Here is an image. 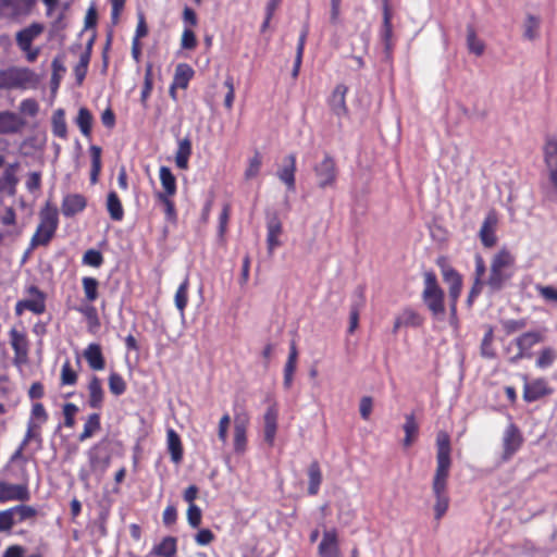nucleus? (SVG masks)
<instances>
[{"mask_svg":"<svg viewBox=\"0 0 557 557\" xmlns=\"http://www.w3.org/2000/svg\"><path fill=\"white\" fill-rule=\"evenodd\" d=\"M451 444L447 432L436 435V469L432 480V491L435 496L434 516L440 521L449 507L447 493L448 478L451 468Z\"/></svg>","mask_w":557,"mask_h":557,"instance_id":"nucleus-1","label":"nucleus"},{"mask_svg":"<svg viewBox=\"0 0 557 557\" xmlns=\"http://www.w3.org/2000/svg\"><path fill=\"white\" fill-rule=\"evenodd\" d=\"M545 180L541 183L543 200L557 202V137L547 136L543 146Z\"/></svg>","mask_w":557,"mask_h":557,"instance_id":"nucleus-2","label":"nucleus"},{"mask_svg":"<svg viewBox=\"0 0 557 557\" xmlns=\"http://www.w3.org/2000/svg\"><path fill=\"white\" fill-rule=\"evenodd\" d=\"M516 265L515 255L506 247L500 248L492 258L490 273L485 280L492 292L500 290L511 278Z\"/></svg>","mask_w":557,"mask_h":557,"instance_id":"nucleus-3","label":"nucleus"},{"mask_svg":"<svg viewBox=\"0 0 557 557\" xmlns=\"http://www.w3.org/2000/svg\"><path fill=\"white\" fill-rule=\"evenodd\" d=\"M421 299L433 318L438 319L445 314V293L440 286L437 276L433 271L423 273Z\"/></svg>","mask_w":557,"mask_h":557,"instance_id":"nucleus-4","label":"nucleus"},{"mask_svg":"<svg viewBox=\"0 0 557 557\" xmlns=\"http://www.w3.org/2000/svg\"><path fill=\"white\" fill-rule=\"evenodd\" d=\"M59 226V212L55 205L47 201L39 212V224L32 237L33 246H47Z\"/></svg>","mask_w":557,"mask_h":557,"instance_id":"nucleus-5","label":"nucleus"},{"mask_svg":"<svg viewBox=\"0 0 557 557\" xmlns=\"http://www.w3.org/2000/svg\"><path fill=\"white\" fill-rule=\"evenodd\" d=\"M545 341L544 330H532L521 333L517 336L512 344L517 347V352L509 357L508 361L516 364L523 359H531L534 356L533 349L536 345Z\"/></svg>","mask_w":557,"mask_h":557,"instance_id":"nucleus-6","label":"nucleus"},{"mask_svg":"<svg viewBox=\"0 0 557 557\" xmlns=\"http://www.w3.org/2000/svg\"><path fill=\"white\" fill-rule=\"evenodd\" d=\"M35 82V73L27 67L11 66L0 70V89H25Z\"/></svg>","mask_w":557,"mask_h":557,"instance_id":"nucleus-7","label":"nucleus"},{"mask_svg":"<svg viewBox=\"0 0 557 557\" xmlns=\"http://www.w3.org/2000/svg\"><path fill=\"white\" fill-rule=\"evenodd\" d=\"M37 0H0V18L18 21L28 16Z\"/></svg>","mask_w":557,"mask_h":557,"instance_id":"nucleus-8","label":"nucleus"},{"mask_svg":"<svg viewBox=\"0 0 557 557\" xmlns=\"http://www.w3.org/2000/svg\"><path fill=\"white\" fill-rule=\"evenodd\" d=\"M26 293L32 297L29 299L18 300L15 305V314L22 315L25 310L35 314H42L46 310V295L37 286L30 285Z\"/></svg>","mask_w":557,"mask_h":557,"instance_id":"nucleus-9","label":"nucleus"},{"mask_svg":"<svg viewBox=\"0 0 557 557\" xmlns=\"http://www.w3.org/2000/svg\"><path fill=\"white\" fill-rule=\"evenodd\" d=\"M313 171L318 177L320 188H326L336 183L337 166L331 154L325 153L323 160L313 168Z\"/></svg>","mask_w":557,"mask_h":557,"instance_id":"nucleus-10","label":"nucleus"},{"mask_svg":"<svg viewBox=\"0 0 557 557\" xmlns=\"http://www.w3.org/2000/svg\"><path fill=\"white\" fill-rule=\"evenodd\" d=\"M522 379L524 381L522 397L525 403H534L553 393L552 387L548 385L547 380L544 377H537L529 381L528 376L524 374L522 375Z\"/></svg>","mask_w":557,"mask_h":557,"instance_id":"nucleus-11","label":"nucleus"},{"mask_svg":"<svg viewBox=\"0 0 557 557\" xmlns=\"http://www.w3.org/2000/svg\"><path fill=\"white\" fill-rule=\"evenodd\" d=\"M30 498L28 490V476L25 474L24 482L21 484H11L0 481V503L12 500L26 502Z\"/></svg>","mask_w":557,"mask_h":557,"instance_id":"nucleus-12","label":"nucleus"},{"mask_svg":"<svg viewBox=\"0 0 557 557\" xmlns=\"http://www.w3.org/2000/svg\"><path fill=\"white\" fill-rule=\"evenodd\" d=\"M523 437L519 428L510 423L503 436V460H509L522 446Z\"/></svg>","mask_w":557,"mask_h":557,"instance_id":"nucleus-13","label":"nucleus"},{"mask_svg":"<svg viewBox=\"0 0 557 557\" xmlns=\"http://www.w3.org/2000/svg\"><path fill=\"white\" fill-rule=\"evenodd\" d=\"M249 424V416L244 412L235 416L233 446L236 454H244L247 449V430Z\"/></svg>","mask_w":557,"mask_h":557,"instance_id":"nucleus-14","label":"nucleus"},{"mask_svg":"<svg viewBox=\"0 0 557 557\" xmlns=\"http://www.w3.org/2000/svg\"><path fill=\"white\" fill-rule=\"evenodd\" d=\"M498 224L497 213L490 211L481 225L479 237L485 248H492L497 243L496 227Z\"/></svg>","mask_w":557,"mask_h":557,"instance_id":"nucleus-15","label":"nucleus"},{"mask_svg":"<svg viewBox=\"0 0 557 557\" xmlns=\"http://www.w3.org/2000/svg\"><path fill=\"white\" fill-rule=\"evenodd\" d=\"M424 317L411 307L404 308L395 318L393 334H397L400 327H420L424 324Z\"/></svg>","mask_w":557,"mask_h":557,"instance_id":"nucleus-16","label":"nucleus"},{"mask_svg":"<svg viewBox=\"0 0 557 557\" xmlns=\"http://www.w3.org/2000/svg\"><path fill=\"white\" fill-rule=\"evenodd\" d=\"M320 557H341L338 533L336 529L325 530L318 546Z\"/></svg>","mask_w":557,"mask_h":557,"instance_id":"nucleus-17","label":"nucleus"},{"mask_svg":"<svg viewBox=\"0 0 557 557\" xmlns=\"http://www.w3.org/2000/svg\"><path fill=\"white\" fill-rule=\"evenodd\" d=\"M392 11L388 2L383 5V23L380 32L381 39L384 44V51L387 58L392 57L394 50L393 41V24H392Z\"/></svg>","mask_w":557,"mask_h":557,"instance_id":"nucleus-18","label":"nucleus"},{"mask_svg":"<svg viewBox=\"0 0 557 557\" xmlns=\"http://www.w3.org/2000/svg\"><path fill=\"white\" fill-rule=\"evenodd\" d=\"M277 419H278V408L277 404L273 401L267 409L263 416V433L264 441L269 446H273L276 432H277Z\"/></svg>","mask_w":557,"mask_h":557,"instance_id":"nucleus-19","label":"nucleus"},{"mask_svg":"<svg viewBox=\"0 0 557 557\" xmlns=\"http://www.w3.org/2000/svg\"><path fill=\"white\" fill-rule=\"evenodd\" d=\"M296 154L290 153L283 160V165L278 169L276 175L278 180L285 184L288 190L294 191L296 188Z\"/></svg>","mask_w":557,"mask_h":557,"instance_id":"nucleus-20","label":"nucleus"},{"mask_svg":"<svg viewBox=\"0 0 557 557\" xmlns=\"http://www.w3.org/2000/svg\"><path fill=\"white\" fill-rule=\"evenodd\" d=\"M87 207V198L82 194H67L63 197L61 212L65 218H72L83 212Z\"/></svg>","mask_w":557,"mask_h":557,"instance_id":"nucleus-21","label":"nucleus"},{"mask_svg":"<svg viewBox=\"0 0 557 557\" xmlns=\"http://www.w3.org/2000/svg\"><path fill=\"white\" fill-rule=\"evenodd\" d=\"M474 263V282L468 295L469 305H471L474 298H476L481 294L483 285L486 284L485 281L483 280L486 272L485 261L483 257L479 253L475 255Z\"/></svg>","mask_w":557,"mask_h":557,"instance_id":"nucleus-22","label":"nucleus"},{"mask_svg":"<svg viewBox=\"0 0 557 557\" xmlns=\"http://www.w3.org/2000/svg\"><path fill=\"white\" fill-rule=\"evenodd\" d=\"M348 92V87L344 84H338L335 86L330 100L329 106L334 114L337 116H344L348 113V108L346 104V95Z\"/></svg>","mask_w":557,"mask_h":557,"instance_id":"nucleus-23","label":"nucleus"},{"mask_svg":"<svg viewBox=\"0 0 557 557\" xmlns=\"http://www.w3.org/2000/svg\"><path fill=\"white\" fill-rule=\"evenodd\" d=\"M44 32V25L40 23H33L29 26L21 29L16 33V44L22 51L29 50L33 41L41 35Z\"/></svg>","mask_w":557,"mask_h":557,"instance_id":"nucleus-24","label":"nucleus"},{"mask_svg":"<svg viewBox=\"0 0 557 557\" xmlns=\"http://www.w3.org/2000/svg\"><path fill=\"white\" fill-rule=\"evenodd\" d=\"M88 406L91 409H101L104 401V391L102 387V382L97 375H91L89 379L88 385Z\"/></svg>","mask_w":557,"mask_h":557,"instance_id":"nucleus-25","label":"nucleus"},{"mask_svg":"<svg viewBox=\"0 0 557 557\" xmlns=\"http://www.w3.org/2000/svg\"><path fill=\"white\" fill-rule=\"evenodd\" d=\"M283 232L282 222L276 214L270 216L267 221V246L270 255L281 245L280 236Z\"/></svg>","mask_w":557,"mask_h":557,"instance_id":"nucleus-26","label":"nucleus"},{"mask_svg":"<svg viewBox=\"0 0 557 557\" xmlns=\"http://www.w3.org/2000/svg\"><path fill=\"white\" fill-rule=\"evenodd\" d=\"M18 166V162H14L5 168L3 175L0 178V191H5L10 196H14L16 194V186L18 184L16 172Z\"/></svg>","mask_w":557,"mask_h":557,"instance_id":"nucleus-27","label":"nucleus"},{"mask_svg":"<svg viewBox=\"0 0 557 557\" xmlns=\"http://www.w3.org/2000/svg\"><path fill=\"white\" fill-rule=\"evenodd\" d=\"M84 358L94 371H102L106 368V359L101 346L97 343H91L86 347Z\"/></svg>","mask_w":557,"mask_h":557,"instance_id":"nucleus-28","label":"nucleus"},{"mask_svg":"<svg viewBox=\"0 0 557 557\" xmlns=\"http://www.w3.org/2000/svg\"><path fill=\"white\" fill-rule=\"evenodd\" d=\"M23 120L14 112H0V134H14L23 127Z\"/></svg>","mask_w":557,"mask_h":557,"instance_id":"nucleus-29","label":"nucleus"},{"mask_svg":"<svg viewBox=\"0 0 557 557\" xmlns=\"http://www.w3.org/2000/svg\"><path fill=\"white\" fill-rule=\"evenodd\" d=\"M9 335L15 358L18 360H25L28 354V341L26 334L17 331L16 329H12Z\"/></svg>","mask_w":557,"mask_h":557,"instance_id":"nucleus-30","label":"nucleus"},{"mask_svg":"<svg viewBox=\"0 0 557 557\" xmlns=\"http://www.w3.org/2000/svg\"><path fill=\"white\" fill-rule=\"evenodd\" d=\"M193 152L191 140L186 136L177 141V149L175 151V164L181 170H187L189 158Z\"/></svg>","mask_w":557,"mask_h":557,"instance_id":"nucleus-31","label":"nucleus"},{"mask_svg":"<svg viewBox=\"0 0 557 557\" xmlns=\"http://www.w3.org/2000/svg\"><path fill=\"white\" fill-rule=\"evenodd\" d=\"M159 178L163 190L158 191L157 196H175L177 191L176 177L168 166H161L159 170Z\"/></svg>","mask_w":557,"mask_h":557,"instance_id":"nucleus-32","label":"nucleus"},{"mask_svg":"<svg viewBox=\"0 0 557 557\" xmlns=\"http://www.w3.org/2000/svg\"><path fill=\"white\" fill-rule=\"evenodd\" d=\"M443 276L446 282L449 283V299L451 302H457L461 294L462 280L459 273L453 269L447 268L443 271Z\"/></svg>","mask_w":557,"mask_h":557,"instance_id":"nucleus-33","label":"nucleus"},{"mask_svg":"<svg viewBox=\"0 0 557 557\" xmlns=\"http://www.w3.org/2000/svg\"><path fill=\"white\" fill-rule=\"evenodd\" d=\"M168 450L171 455V460L174 463H181L183 460L184 449L180 435L173 429L166 432Z\"/></svg>","mask_w":557,"mask_h":557,"instance_id":"nucleus-34","label":"nucleus"},{"mask_svg":"<svg viewBox=\"0 0 557 557\" xmlns=\"http://www.w3.org/2000/svg\"><path fill=\"white\" fill-rule=\"evenodd\" d=\"M297 358H298V350L296 347V343L293 341L290 343L288 358H287V361L284 367L283 385L286 389H289L292 387L294 373H295L296 367H297Z\"/></svg>","mask_w":557,"mask_h":557,"instance_id":"nucleus-35","label":"nucleus"},{"mask_svg":"<svg viewBox=\"0 0 557 557\" xmlns=\"http://www.w3.org/2000/svg\"><path fill=\"white\" fill-rule=\"evenodd\" d=\"M151 554L159 557H175L177 554V539L165 536L152 547Z\"/></svg>","mask_w":557,"mask_h":557,"instance_id":"nucleus-36","label":"nucleus"},{"mask_svg":"<svg viewBox=\"0 0 557 557\" xmlns=\"http://www.w3.org/2000/svg\"><path fill=\"white\" fill-rule=\"evenodd\" d=\"M195 71L187 63H178L175 67L174 77L172 83L174 87L186 89L189 85L190 79L194 77Z\"/></svg>","mask_w":557,"mask_h":557,"instance_id":"nucleus-37","label":"nucleus"},{"mask_svg":"<svg viewBox=\"0 0 557 557\" xmlns=\"http://www.w3.org/2000/svg\"><path fill=\"white\" fill-rule=\"evenodd\" d=\"M101 430V416L98 412H92L88 414L85 420L83 431L78 435L79 442H85L88 438H91L95 434H97Z\"/></svg>","mask_w":557,"mask_h":557,"instance_id":"nucleus-38","label":"nucleus"},{"mask_svg":"<svg viewBox=\"0 0 557 557\" xmlns=\"http://www.w3.org/2000/svg\"><path fill=\"white\" fill-rule=\"evenodd\" d=\"M92 40H90L86 47V50L79 55L78 63L74 66V75L76 84L81 86L87 75L88 65L91 58Z\"/></svg>","mask_w":557,"mask_h":557,"instance_id":"nucleus-39","label":"nucleus"},{"mask_svg":"<svg viewBox=\"0 0 557 557\" xmlns=\"http://www.w3.org/2000/svg\"><path fill=\"white\" fill-rule=\"evenodd\" d=\"M74 122L84 137H91L94 116L89 109H87L86 107L79 108L77 116L75 117Z\"/></svg>","mask_w":557,"mask_h":557,"instance_id":"nucleus-40","label":"nucleus"},{"mask_svg":"<svg viewBox=\"0 0 557 557\" xmlns=\"http://www.w3.org/2000/svg\"><path fill=\"white\" fill-rule=\"evenodd\" d=\"M106 206L111 220L120 222L124 219V208L116 191L108 194Z\"/></svg>","mask_w":557,"mask_h":557,"instance_id":"nucleus-41","label":"nucleus"},{"mask_svg":"<svg viewBox=\"0 0 557 557\" xmlns=\"http://www.w3.org/2000/svg\"><path fill=\"white\" fill-rule=\"evenodd\" d=\"M52 134L61 139H67V124L65 120V111L57 109L51 117Z\"/></svg>","mask_w":557,"mask_h":557,"instance_id":"nucleus-42","label":"nucleus"},{"mask_svg":"<svg viewBox=\"0 0 557 557\" xmlns=\"http://www.w3.org/2000/svg\"><path fill=\"white\" fill-rule=\"evenodd\" d=\"M308 494L314 496L319 493L320 485L322 483V472L320 465L317 460L312 461L308 468Z\"/></svg>","mask_w":557,"mask_h":557,"instance_id":"nucleus-43","label":"nucleus"},{"mask_svg":"<svg viewBox=\"0 0 557 557\" xmlns=\"http://www.w3.org/2000/svg\"><path fill=\"white\" fill-rule=\"evenodd\" d=\"M494 343V327L492 325H486L485 333L481 342L480 354L485 359H494L496 358V349L493 345Z\"/></svg>","mask_w":557,"mask_h":557,"instance_id":"nucleus-44","label":"nucleus"},{"mask_svg":"<svg viewBox=\"0 0 557 557\" xmlns=\"http://www.w3.org/2000/svg\"><path fill=\"white\" fill-rule=\"evenodd\" d=\"M557 360V349L553 346L541 348L535 359V367L541 370L550 368Z\"/></svg>","mask_w":557,"mask_h":557,"instance_id":"nucleus-45","label":"nucleus"},{"mask_svg":"<svg viewBox=\"0 0 557 557\" xmlns=\"http://www.w3.org/2000/svg\"><path fill=\"white\" fill-rule=\"evenodd\" d=\"M100 282L92 276L82 277V288L84 292L85 300L88 304H94L99 298Z\"/></svg>","mask_w":557,"mask_h":557,"instance_id":"nucleus-46","label":"nucleus"},{"mask_svg":"<svg viewBox=\"0 0 557 557\" xmlns=\"http://www.w3.org/2000/svg\"><path fill=\"white\" fill-rule=\"evenodd\" d=\"M403 429L405 432L404 446L409 447L414 442L419 433V425L413 413L406 414Z\"/></svg>","mask_w":557,"mask_h":557,"instance_id":"nucleus-47","label":"nucleus"},{"mask_svg":"<svg viewBox=\"0 0 557 557\" xmlns=\"http://www.w3.org/2000/svg\"><path fill=\"white\" fill-rule=\"evenodd\" d=\"M356 294L359 298V301L354 304L350 309L349 327H348L349 333H354L355 330L357 329L358 322H359V311L363 307L364 301H366L363 287H359L356 290Z\"/></svg>","mask_w":557,"mask_h":557,"instance_id":"nucleus-48","label":"nucleus"},{"mask_svg":"<svg viewBox=\"0 0 557 557\" xmlns=\"http://www.w3.org/2000/svg\"><path fill=\"white\" fill-rule=\"evenodd\" d=\"M76 311L82 313L88 323V329L90 332L100 327V320L98 317V311L92 304H87L76 308Z\"/></svg>","mask_w":557,"mask_h":557,"instance_id":"nucleus-49","label":"nucleus"},{"mask_svg":"<svg viewBox=\"0 0 557 557\" xmlns=\"http://www.w3.org/2000/svg\"><path fill=\"white\" fill-rule=\"evenodd\" d=\"M189 277L186 276L180 284L175 296L174 302L177 310L183 314L188 305V290H189Z\"/></svg>","mask_w":557,"mask_h":557,"instance_id":"nucleus-50","label":"nucleus"},{"mask_svg":"<svg viewBox=\"0 0 557 557\" xmlns=\"http://www.w3.org/2000/svg\"><path fill=\"white\" fill-rule=\"evenodd\" d=\"M174 196H157V200L163 207V212L165 215V220L171 224L177 223V211L175 208V202L173 200Z\"/></svg>","mask_w":557,"mask_h":557,"instance_id":"nucleus-51","label":"nucleus"},{"mask_svg":"<svg viewBox=\"0 0 557 557\" xmlns=\"http://www.w3.org/2000/svg\"><path fill=\"white\" fill-rule=\"evenodd\" d=\"M110 393L114 396L123 395L127 389L124 377L117 372H111L108 377Z\"/></svg>","mask_w":557,"mask_h":557,"instance_id":"nucleus-52","label":"nucleus"},{"mask_svg":"<svg viewBox=\"0 0 557 557\" xmlns=\"http://www.w3.org/2000/svg\"><path fill=\"white\" fill-rule=\"evenodd\" d=\"M467 46L469 51L478 57L482 55L485 49L484 42L476 37L472 26L467 28Z\"/></svg>","mask_w":557,"mask_h":557,"instance_id":"nucleus-53","label":"nucleus"},{"mask_svg":"<svg viewBox=\"0 0 557 557\" xmlns=\"http://www.w3.org/2000/svg\"><path fill=\"white\" fill-rule=\"evenodd\" d=\"M78 374L77 372L72 368V364L70 360H66L61 368V374H60V384L62 386L70 385L73 386L77 383Z\"/></svg>","mask_w":557,"mask_h":557,"instance_id":"nucleus-54","label":"nucleus"},{"mask_svg":"<svg viewBox=\"0 0 557 557\" xmlns=\"http://www.w3.org/2000/svg\"><path fill=\"white\" fill-rule=\"evenodd\" d=\"M16 523H22L26 520L34 519L37 516V510L29 505H17L11 508Z\"/></svg>","mask_w":557,"mask_h":557,"instance_id":"nucleus-55","label":"nucleus"},{"mask_svg":"<svg viewBox=\"0 0 557 557\" xmlns=\"http://www.w3.org/2000/svg\"><path fill=\"white\" fill-rule=\"evenodd\" d=\"M90 157H91V170H90V181L91 183H96L98 181V176L101 170V148L99 146L90 147Z\"/></svg>","mask_w":557,"mask_h":557,"instance_id":"nucleus-56","label":"nucleus"},{"mask_svg":"<svg viewBox=\"0 0 557 557\" xmlns=\"http://www.w3.org/2000/svg\"><path fill=\"white\" fill-rule=\"evenodd\" d=\"M51 67H52L51 85H52V87L58 88L63 74L66 72L63 57H60V55L55 57L52 60Z\"/></svg>","mask_w":557,"mask_h":557,"instance_id":"nucleus-57","label":"nucleus"},{"mask_svg":"<svg viewBox=\"0 0 557 557\" xmlns=\"http://www.w3.org/2000/svg\"><path fill=\"white\" fill-rule=\"evenodd\" d=\"M98 448L99 444H96L88 450L89 466L91 469L101 468L102 470H106L110 465V456H106L101 459L97 453Z\"/></svg>","mask_w":557,"mask_h":557,"instance_id":"nucleus-58","label":"nucleus"},{"mask_svg":"<svg viewBox=\"0 0 557 557\" xmlns=\"http://www.w3.org/2000/svg\"><path fill=\"white\" fill-rule=\"evenodd\" d=\"M153 88L152 66L149 64L145 70L144 86L140 92V101L146 106Z\"/></svg>","mask_w":557,"mask_h":557,"instance_id":"nucleus-59","label":"nucleus"},{"mask_svg":"<svg viewBox=\"0 0 557 557\" xmlns=\"http://www.w3.org/2000/svg\"><path fill=\"white\" fill-rule=\"evenodd\" d=\"M82 262L88 267L100 268L103 264L104 259L99 250L91 248L85 251Z\"/></svg>","mask_w":557,"mask_h":557,"instance_id":"nucleus-60","label":"nucleus"},{"mask_svg":"<svg viewBox=\"0 0 557 557\" xmlns=\"http://www.w3.org/2000/svg\"><path fill=\"white\" fill-rule=\"evenodd\" d=\"M261 154L258 151H256L255 154L248 161V166L245 171V178L249 181L258 176L261 169Z\"/></svg>","mask_w":557,"mask_h":557,"instance_id":"nucleus-61","label":"nucleus"},{"mask_svg":"<svg viewBox=\"0 0 557 557\" xmlns=\"http://www.w3.org/2000/svg\"><path fill=\"white\" fill-rule=\"evenodd\" d=\"M78 410H79L78 407L73 403H66L63 405L62 413L64 417V425L66 428L72 429L75 426V423H76L75 416L78 412Z\"/></svg>","mask_w":557,"mask_h":557,"instance_id":"nucleus-62","label":"nucleus"},{"mask_svg":"<svg viewBox=\"0 0 557 557\" xmlns=\"http://www.w3.org/2000/svg\"><path fill=\"white\" fill-rule=\"evenodd\" d=\"M535 289L545 301L557 304V287L550 285H536Z\"/></svg>","mask_w":557,"mask_h":557,"instance_id":"nucleus-63","label":"nucleus"},{"mask_svg":"<svg viewBox=\"0 0 557 557\" xmlns=\"http://www.w3.org/2000/svg\"><path fill=\"white\" fill-rule=\"evenodd\" d=\"M540 28V21L533 15H529L525 21L524 37L529 40H533L537 37Z\"/></svg>","mask_w":557,"mask_h":557,"instance_id":"nucleus-64","label":"nucleus"}]
</instances>
